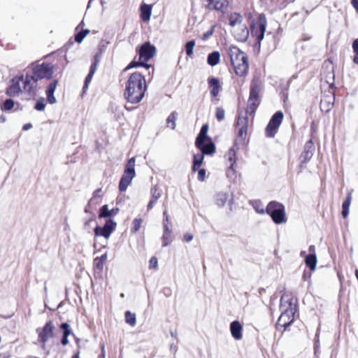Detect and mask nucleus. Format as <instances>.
<instances>
[{
  "mask_svg": "<svg viewBox=\"0 0 358 358\" xmlns=\"http://www.w3.org/2000/svg\"><path fill=\"white\" fill-rule=\"evenodd\" d=\"M93 75L94 74H91L90 73H89L88 75L87 76V77L85 78V85L83 87L84 90L87 89L88 87V85H89L90 83L91 82Z\"/></svg>",
  "mask_w": 358,
  "mask_h": 358,
  "instance_id": "45",
  "label": "nucleus"
},
{
  "mask_svg": "<svg viewBox=\"0 0 358 358\" xmlns=\"http://www.w3.org/2000/svg\"><path fill=\"white\" fill-rule=\"evenodd\" d=\"M38 338L41 342L45 343V327H43L42 330L40 331L38 334Z\"/></svg>",
  "mask_w": 358,
  "mask_h": 358,
  "instance_id": "48",
  "label": "nucleus"
},
{
  "mask_svg": "<svg viewBox=\"0 0 358 358\" xmlns=\"http://www.w3.org/2000/svg\"><path fill=\"white\" fill-rule=\"evenodd\" d=\"M194 45H195L194 41H188L185 44V52L188 56L192 55Z\"/></svg>",
  "mask_w": 358,
  "mask_h": 358,
  "instance_id": "35",
  "label": "nucleus"
},
{
  "mask_svg": "<svg viewBox=\"0 0 358 358\" xmlns=\"http://www.w3.org/2000/svg\"><path fill=\"white\" fill-rule=\"evenodd\" d=\"M107 259V254L103 255L101 257L99 258H96V262H100L101 264H103Z\"/></svg>",
  "mask_w": 358,
  "mask_h": 358,
  "instance_id": "49",
  "label": "nucleus"
},
{
  "mask_svg": "<svg viewBox=\"0 0 358 358\" xmlns=\"http://www.w3.org/2000/svg\"><path fill=\"white\" fill-rule=\"evenodd\" d=\"M309 251H310V252H313L315 251V246H314V245H310V246L309 247Z\"/></svg>",
  "mask_w": 358,
  "mask_h": 358,
  "instance_id": "62",
  "label": "nucleus"
},
{
  "mask_svg": "<svg viewBox=\"0 0 358 358\" xmlns=\"http://www.w3.org/2000/svg\"><path fill=\"white\" fill-rule=\"evenodd\" d=\"M82 31H83V34H85V37L90 33V30L89 29H85V30H83Z\"/></svg>",
  "mask_w": 358,
  "mask_h": 358,
  "instance_id": "60",
  "label": "nucleus"
},
{
  "mask_svg": "<svg viewBox=\"0 0 358 358\" xmlns=\"http://www.w3.org/2000/svg\"><path fill=\"white\" fill-rule=\"evenodd\" d=\"M227 200V196L225 194H218L217 196V203L219 206L224 205Z\"/></svg>",
  "mask_w": 358,
  "mask_h": 358,
  "instance_id": "38",
  "label": "nucleus"
},
{
  "mask_svg": "<svg viewBox=\"0 0 358 358\" xmlns=\"http://www.w3.org/2000/svg\"><path fill=\"white\" fill-rule=\"evenodd\" d=\"M203 155H211L215 151L214 143L210 142L207 144L201 143L200 145H196Z\"/></svg>",
  "mask_w": 358,
  "mask_h": 358,
  "instance_id": "19",
  "label": "nucleus"
},
{
  "mask_svg": "<svg viewBox=\"0 0 358 358\" xmlns=\"http://www.w3.org/2000/svg\"><path fill=\"white\" fill-rule=\"evenodd\" d=\"M355 55L354 57L353 61L355 64H358V52H355Z\"/></svg>",
  "mask_w": 358,
  "mask_h": 358,
  "instance_id": "56",
  "label": "nucleus"
},
{
  "mask_svg": "<svg viewBox=\"0 0 358 358\" xmlns=\"http://www.w3.org/2000/svg\"><path fill=\"white\" fill-rule=\"evenodd\" d=\"M100 191H101V189L95 190L94 192V196L97 195L98 194H99Z\"/></svg>",
  "mask_w": 358,
  "mask_h": 358,
  "instance_id": "63",
  "label": "nucleus"
},
{
  "mask_svg": "<svg viewBox=\"0 0 358 358\" xmlns=\"http://www.w3.org/2000/svg\"><path fill=\"white\" fill-rule=\"evenodd\" d=\"M355 275L358 280V270L357 269L355 271Z\"/></svg>",
  "mask_w": 358,
  "mask_h": 358,
  "instance_id": "64",
  "label": "nucleus"
},
{
  "mask_svg": "<svg viewBox=\"0 0 358 358\" xmlns=\"http://www.w3.org/2000/svg\"><path fill=\"white\" fill-rule=\"evenodd\" d=\"M266 211L271 215L272 220L276 224H280L286 221L285 208L278 202H270L266 207Z\"/></svg>",
  "mask_w": 358,
  "mask_h": 358,
  "instance_id": "9",
  "label": "nucleus"
},
{
  "mask_svg": "<svg viewBox=\"0 0 358 358\" xmlns=\"http://www.w3.org/2000/svg\"><path fill=\"white\" fill-rule=\"evenodd\" d=\"M266 25V18L264 15H260L257 22L252 25V34L257 38L258 41H261L264 38Z\"/></svg>",
  "mask_w": 358,
  "mask_h": 358,
  "instance_id": "10",
  "label": "nucleus"
},
{
  "mask_svg": "<svg viewBox=\"0 0 358 358\" xmlns=\"http://www.w3.org/2000/svg\"><path fill=\"white\" fill-rule=\"evenodd\" d=\"M230 331L236 340H241L243 337V326L238 321H234L230 324Z\"/></svg>",
  "mask_w": 358,
  "mask_h": 358,
  "instance_id": "16",
  "label": "nucleus"
},
{
  "mask_svg": "<svg viewBox=\"0 0 358 358\" xmlns=\"http://www.w3.org/2000/svg\"><path fill=\"white\" fill-rule=\"evenodd\" d=\"M6 121V117L3 115L0 116V122L3 123Z\"/></svg>",
  "mask_w": 358,
  "mask_h": 358,
  "instance_id": "58",
  "label": "nucleus"
},
{
  "mask_svg": "<svg viewBox=\"0 0 358 358\" xmlns=\"http://www.w3.org/2000/svg\"><path fill=\"white\" fill-rule=\"evenodd\" d=\"M228 158H229V160L230 162H231V166H230V169H233V166H234V164L235 162V160H234V157H235V152L234 151V150H230L228 152Z\"/></svg>",
  "mask_w": 358,
  "mask_h": 358,
  "instance_id": "42",
  "label": "nucleus"
},
{
  "mask_svg": "<svg viewBox=\"0 0 358 358\" xmlns=\"http://www.w3.org/2000/svg\"><path fill=\"white\" fill-rule=\"evenodd\" d=\"M220 59V54L217 51H214L208 55L207 62L209 65L214 66L219 64Z\"/></svg>",
  "mask_w": 358,
  "mask_h": 358,
  "instance_id": "24",
  "label": "nucleus"
},
{
  "mask_svg": "<svg viewBox=\"0 0 358 358\" xmlns=\"http://www.w3.org/2000/svg\"><path fill=\"white\" fill-rule=\"evenodd\" d=\"M164 232L162 236L163 246H167L171 242V231H169L166 224H164Z\"/></svg>",
  "mask_w": 358,
  "mask_h": 358,
  "instance_id": "28",
  "label": "nucleus"
},
{
  "mask_svg": "<svg viewBox=\"0 0 358 358\" xmlns=\"http://www.w3.org/2000/svg\"><path fill=\"white\" fill-rule=\"evenodd\" d=\"M15 106V101L11 99H8L4 101L0 106L1 110L4 111H9Z\"/></svg>",
  "mask_w": 358,
  "mask_h": 358,
  "instance_id": "31",
  "label": "nucleus"
},
{
  "mask_svg": "<svg viewBox=\"0 0 358 358\" xmlns=\"http://www.w3.org/2000/svg\"><path fill=\"white\" fill-rule=\"evenodd\" d=\"M213 28L211 29L210 31H208L207 33H206L204 35H203V38L205 39L206 38L211 36L213 34Z\"/></svg>",
  "mask_w": 358,
  "mask_h": 358,
  "instance_id": "54",
  "label": "nucleus"
},
{
  "mask_svg": "<svg viewBox=\"0 0 358 358\" xmlns=\"http://www.w3.org/2000/svg\"><path fill=\"white\" fill-rule=\"evenodd\" d=\"M146 90L145 79L140 73L130 75L125 85L124 96L131 103H139Z\"/></svg>",
  "mask_w": 358,
  "mask_h": 358,
  "instance_id": "1",
  "label": "nucleus"
},
{
  "mask_svg": "<svg viewBox=\"0 0 358 358\" xmlns=\"http://www.w3.org/2000/svg\"><path fill=\"white\" fill-rule=\"evenodd\" d=\"M125 320L128 324L134 327L136 323V315L130 311H127L125 313Z\"/></svg>",
  "mask_w": 358,
  "mask_h": 358,
  "instance_id": "33",
  "label": "nucleus"
},
{
  "mask_svg": "<svg viewBox=\"0 0 358 358\" xmlns=\"http://www.w3.org/2000/svg\"><path fill=\"white\" fill-rule=\"evenodd\" d=\"M262 83L257 77H255L250 85V97L248 101L247 113H252L259 103V92Z\"/></svg>",
  "mask_w": 358,
  "mask_h": 358,
  "instance_id": "7",
  "label": "nucleus"
},
{
  "mask_svg": "<svg viewBox=\"0 0 358 358\" xmlns=\"http://www.w3.org/2000/svg\"><path fill=\"white\" fill-rule=\"evenodd\" d=\"M352 201V193L349 192L347 195L345 201L342 205V215L344 218L347 217L349 214L350 206Z\"/></svg>",
  "mask_w": 358,
  "mask_h": 358,
  "instance_id": "25",
  "label": "nucleus"
},
{
  "mask_svg": "<svg viewBox=\"0 0 358 358\" xmlns=\"http://www.w3.org/2000/svg\"><path fill=\"white\" fill-rule=\"evenodd\" d=\"M156 52V48L155 46L152 45L150 43H145L139 49V61L131 62L126 68L127 69H129L134 67L138 66H145V68H150V65L145 64L149 59L154 57Z\"/></svg>",
  "mask_w": 358,
  "mask_h": 358,
  "instance_id": "5",
  "label": "nucleus"
},
{
  "mask_svg": "<svg viewBox=\"0 0 358 358\" xmlns=\"http://www.w3.org/2000/svg\"><path fill=\"white\" fill-rule=\"evenodd\" d=\"M352 48L355 52H358V38L354 41L352 43Z\"/></svg>",
  "mask_w": 358,
  "mask_h": 358,
  "instance_id": "50",
  "label": "nucleus"
},
{
  "mask_svg": "<svg viewBox=\"0 0 358 358\" xmlns=\"http://www.w3.org/2000/svg\"><path fill=\"white\" fill-rule=\"evenodd\" d=\"M25 87V76L23 75L15 76L11 80L10 85L6 90V94L10 96H15L18 95L20 92H24L31 96L36 95L34 89L29 90Z\"/></svg>",
  "mask_w": 358,
  "mask_h": 358,
  "instance_id": "6",
  "label": "nucleus"
},
{
  "mask_svg": "<svg viewBox=\"0 0 358 358\" xmlns=\"http://www.w3.org/2000/svg\"><path fill=\"white\" fill-rule=\"evenodd\" d=\"M118 208L108 209V205H104L100 209L99 217H108L115 215L118 213Z\"/></svg>",
  "mask_w": 358,
  "mask_h": 358,
  "instance_id": "22",
  "label": "nucleus"
},
{
  "mask_svg": "<svg viewBox=\"0 0 358 358\" xmlns=\"http://www.w3.org/2000/svg\"><path fill=\"white\" fill-rule=\"evenodd\" d=\"M193 236L190 234H185L184 235V240L187 242H189L192 240Z\"/></svg>",
  "mask_w": 358,
  "mask_h": 358,
  "instance_id": "51",
  "label": "nucleus"
},
{
  "mask_svg": "<svg viewBox=\"0 0 358 358\" xmlns=\"http://www.w3.org/2000/svg\"><path fill=\"white\" fill-rule=\"evenodd\" d=\"M177 113L176 112H172L171 115L167 117L166 119V123L168 126H170L172 129H175L176 128V120L177 119Z\"/></svg>",
  "mask_w": 358,
  "mask_h": 358,
  "instance_id": "34",
  "label": "nucleus"
},
{
  "mask_svg": "<svg viewBox=\"0 0 358 358\" xmlns=\"http://www.w3.org/2000/svg\"><path fill=\"white\" fill-rule=\"evenodd\" d=\"M227 53L230 57L231 63L234 68L236 74L239 76H245L249 69L246 54L234 45L228 47Z\"/></svg>",
  "mask_w": 358,
  "mask_h": 358,
  "instance_id": "3",
  "label": "nucleus"
},
{
  "mask_svg": "<svg viewBox=\"0 0 358 358\" xmlns=\"http://www.w3.org/2000/svg\"><path fill=\"white\" fill-rule=\"evenodd\" d=\"M135 158L131 157L129 159L127 164H126L124 173L119 183L120 191L124 192L135 177Z\"/></svg>",
  "mask_w": 358,
  "mask_h": 358,
  "instance_id": "8",
  "label": "nucleus"
},
{
  "mask_svg": "<svg viewBox=\"0 0 358 358\" xmlns=\"http://www.w3.org/2000/svg\"><path fill=\"white\" fill-rule=\"evenodd\" d=\"M141 223H142V220L141 218L134 219L132 222L131 231L134 232H136L137 231H138V229H140V227L141 226Z\"/></svg>",
  "mask_w": 358,
  "mask_h": 358,
  "instance_id": "37",
  "label": "nucleus"
},
{
  "mask_svg": "<svg viewBox=\"0 0 358 358\" xmlns=\"http://www.w3.org/2000/svg\"><path fill=\"white\" fill-rule=\"evenodd\" d=\"M150 267H153L154 268H157V259L156 257H152L150 260Z\"/></svg>",
  "mask_w": 358,
  "mask_h": 358,
  "instance_id": "47",
  "label": "nucleus"
},
{
  "mask_svg": "<svg viewBox=\"0 0 358 358\" xmlns=\"http://www.w3.org/2000/svg\"><path fill=\"white\" fill-rule=\"evenodd\" d=\"M94 263L96 264V266L99 268H102L103 264H101L100 262H96V259H94Z\"/></svg>",
  "mask_w": 358,
  "mask_h": 358,
  "instance_id": "57",
  "label": "nucleus"
},
{
  "mask_svg": "<svg viewBox=\"0 0 358 358\" xmlns=\"http://www.w3.org/2000/svg\"><path fill=\"white\" fill-rule=\"evenodd\" d=\"M45 78V62L38 60L31 64L30 69L25 75V87L27 89H34L37 85L39 80Z\"/></svg>",
  "mask_w": 358,
  "mask_h": 358,
  "instance_id": "4",
  "label": "nucleus"
},
{
  "mask_svg": "<svg viewBox=\"0 0 358 358\" xmlns=\"http://www.w3.org/2000/svg\"><path fill=\"white\" fill-rule=\"evenodd\" d=\"M208 130V126L207 124L203 125L196 139L195 144L200 145L201 143H205L207 138V132Z\"/></svg>",
  "mask_w": 358,
  "mask_h": 358,
  "instance_id": "23",
  "label": "nucleus"
},
{
  "mask_svg": "<svg viewBox=\"0 0 358 358\" xmlns=\"http://www.w3.org/2000/svg\"><path fill=\"white\" fill-rule=\"evenodd\" d=\"M45 328H46V331L48 330L50 331L52 329V326L50 325V324H46Z\"/></svg>",
  "mask_w": 358,
  "mask_h": 358,
  "instance_id": "59",
  "label": "nucleus"
},
{
  "mask_svg": "<svg viewBox=\"0 0 358 358\" xmlns=\"http://www.w3.org/2000/svg\"><path fill=\"white\" fill-rule=\"evenodd\" d=\"M152 13V6L143 4L141 6V17L144 22H148L150 20Z\"/></svg>",
  "mask_w": 358,
  "mask_h": 358,
  "instance_id": "20",
  "label": "nucleus"
},
{
  "mask_svg": "<svg viewBox=\"0 0 358 358\" xmlns=\"http://www.w3.org/2000/svg\"><path fill=\"white\" fill-rule=\"evenodd\" d=\"M85 38V34H83V31H79L77 34H76L75 36V41L78 43H80L83 39Z\"/></svg>",
  "mask_w": 358,
  "mask_h": 358,
  "instance_id": "43",
  "label": "nucleus"
},
{
  "mask_svg": "<svg viewBox=\"0 0 358 358\" xmlns=\"http://www.w3.org/2000/svg\"><path fill=\"white\" fill-rule=\"evenodd\" d=\"M207 6L209 9L224 12L229 6V2L227 0H209Z\"/></svg>",
  "mask_w": 358,
  "mask_h": 358,
  "instance_id": "15",
  "label": "nucleus"
},
{
  "mask_svg": "<svg viewBox=\"0 0 358 358\" xmlns=\"http://www.w3.org/2000/svg\"><path fill=\"white\" fill-rule=\"evenodd\" d=\"M334 97L331 95L324 96L320 101V108L322 111L329 112L333 107Z\"/></svg>",
  "mask_w": 358,
  "mask_h": 358,
  "instance_id": "17",
  "label": "nucleus"
},
{
  "mask_svg": "<svg viewBox=\"0 0 358 358\" xmlns=\"http://www.w3.org/2000/svg\"><path fill=\"white\" fill-rule=\"evenodd\" d=\"M224 116H225L224 110L222 108H217L216 109V118L217 119V120L222 121V120H224Z\"/></svg>",
  "mask_w": 358,
  "mask_h": 358,
  "instance_id": "39",
  "label": "nucleus"
},
{
  "mask_svg": "<svg viewBox=\"0 0 358 358\" xmlns=\"http://www.w3.org/2000/svg\"><path fill=\"white\" fill-rule=\"evenodd\" d=\"M116 227V223L109 220L106 221L103 227H97L94 229L96 236H102L106 238H109Z\"/></svg>",
  "mask_w": 358,
  "mask_h": 358,
  "instance_id": "13",
  "label": "nucleus"
},
{
  "mask_svg": "<svg viewBox=\"0 0 358 358\" xmlns=\"http://www.w3.org/2000/svg\"><path fill=\"white\" fill-rule=\"evenodd\" d=\"M57 85V81L54 80L52 83L48 86V90L47 91L48 95V101L50 103L53 104L55 103L57 100L55 96H54L55 90Z\"/></svg>",
  "mask_w": 358,
  "mask_h": 358,
  "instance_id": "21",
  "label": "nucleus"
},
{
  "mask_svg": "<svg viewBox=\"0 0 358 358\" xmlns=\"http://www.w3.org/2000/svg\"><path fill=\"white\" fill-rule=\"evenodd\" d=\"M61 328L64 330L62 343L64 345H66L69 343V341H68L67 338H68L69 335H70V334H71V331L69 329V325L67 323H63L61 325Z\"/></svg>",
  "mask_w": 358,
  "mask_h": 358,
  "instance_id": "27",
  "label": "nucleus"
},
{
  "mask_svg": "<svg viewBox=\"0 0 358 358\" xmlns=\"http://www.w3.org/2000/svg\"><path fill=\"white\" fill-rule=\"evenodd\" d=\"M242 22V17L238 13H234L231 15L229 18V24L231 27H235L236 25H241Z\"/></svg>",
  "mask_w": 358,
  "mask_h": 358,
  "instance_id": "30",
  "label": "nucleus"
},
{
  "mask_svg": "<svg viewBox=\"0 0 358 358\" xmlns=\"http://www.w3.org/2000/svg\"><path fill=\"white\" fill-rule=\"evenodd\" d=\"M206 178V171L204 169H200L198 172V179L201 181H203Z\"/></svg>",
  "mask_w": 358,
  "mask_h": 358,
  "instance_id": "46",
  "label": "nucleus"
},
{
  "mask_svg": "<svg viewBox=\"0 0 358 358\" xmlns=\"http://www.w3.org/2000/svg\"><path fill=\"white\" fill-rule=\"evenodd\" d=\"M236 39L239 41H245L248 36L249 31L244 25H240L239 29L234 31Z\"/></svg>",
  "mask_w": 358,
  "mask_h": 358,
  "instance_id": "18",
  "label": "nucleus"
},
{
  "mask_svg": "<svg viewBox=\"0 0 358 358\" xmlns=\"http://www.w3.org/2000/svg\"><path fill=\"white\" fill-rule=\"evenodd\" d=\"M208 84L211 96L216 98L222 89V84L220 80L214 77L209 78L208 79Z\"/></svg>",
  "mask_w": 358,
  "mask_h": 358,
  "instance_id": "14",
  "label": "nucleus"
},
{
  "mask_svg": "<svg viewBox=\"0 0 358 358\" xmlns=\"http://www.w3.org/2000/svg\"><path fill=\"white\" fill-rule=\"evenodd\" d=\"M304 150H306V151H310L311 150V152H313L314 150H315V147H314V145L312 142V141H309L306 143V145H305V148H304Z\"/></svg>",
  "mask_w": 358,
  "mask_h": 358,
  "instance_id": "44",
  "label": "nucleus"
},
{
  "mask_svg": "<svg viewBox=\"0 0 358 358\" xmlns=\"http://www.w3.org/2000/svg\"><path fill=\"white\" fill-rule=\"evenodd\" d=\"M34 108L37 110H43L45 108V103H43V99L41 98L37 101L34 106Z\"/></svg>",
  "mask_w": 358,
  "mask_h": 358,
  "instance_id": "41",
  "label": "nucleus"
},
{
  "mask_svg": "<svg viewBox=\"0 0 358 358\" xmlns=\"http://www.w3.org/2000/svg\"><path fill=\"white\" fill-rule=\"evenodd\" d=\"M32 127V124L31 123H27L23 125L22 129L24 131H27Z\"/></svg>",
  "mask_w": 358,
  "mask_h": 358,
  "instance_id": "52",
  "label": "nucleus"
},
{
  "mask_svg": "<svg viewBox=\"0 0 358 358\" xmlns=\"http://www.w3.org/2000/svg\"><path fill=\"white\" fill-rule=\"evenodd\" d=\"M283 113L280 111L275 113L269 121L266 128V134L268 137H273L283 120Z\"/></svg>",
  "mask_w": 358,
  "mask_h": 358,
  "instance_id": "11",
  "label": "nucleus"
},
{
  "mask_svg": "<svg viewBox=\"0 0 358 358\" xmlns=\"http://www.w3.org/2000/svg\"><path fill=\"white\" fill-rule=\"evenodd\" d=\"M256 211L259 213L264 214L265 213V210L263 208H260L258 207H255Z\"/></svg>",
  "mask_w": 358,
  "mask_h": 358,
  "instance_id": "55",
  "label": "nucleus"
},
{
  "mask_svg": "<svg viewBox=\"0 0 358 358\" xmlns=\"http://www.w3.org/2000/svg\"><path fill=\"white\" fill-rule=\"evenodd\" d=\"M305 262L307 266H308L311 271H314L317 264L316 255L315 254L308 255L306 257Z\"/></svg>",
  "mask_w": 358,
  "mask_h": 358,
  "instance_id": "26",
  "label": "nucleus"
},
{
  "mask_svg": "<svg viewBox=\"0 0 358 358\" xmlns=\"http://www.w3.org/2000/svg\"><path fill=\"white\" fill-rule=\"evenodd\" d=\"M280 308L282 313L278 318L277 325L285 329L292 323L296 312V306L293 303V299L291 296L283 294L281 296Z\"/></svg>",
  "mask_w": 358,
  "mask_h": 358,
  "instance_id": "2",
  "label": "nucleus"
},
{
  "mask_svg": "<svg viewBox=\"0 0 358 358\" xmlns=\"http://www.w3.org/2000/svg\"><path fill=\"white\" fill-rule=\"evenodd\" d=\"M354 8L358 11V0H352Z\"/></svg>",
  "mask_w": 358,
  "mask_h": 358,
  "instance_id": "53",
  "label": "nucleus"
},
{
  "mask_svg": "<svg viewBox=\"0 0 358 358\" xmlns=\"http://www.w3.org/2000/svg\"><path fill=\"white\" fill-rule=\"evenodd\" d=\"M99 61V56L96 55L95 57H94V63L92 64L91 67H90V72L91 74H94L96 70V66H97V64Z\"/></svg>",
  "mask_w": 358,
  "mask_h": 358,
  "instance_id": "40",
  "label": "nucleus"
},
{
  "mask_svg": "<svg viewBox=\"0 0 358 358\" xmlns=\"http://www.w3.org/2000/svg\"><path fill=\"white\" fill-rule=\"evenodd\" d=\"M248 126V118L246 115L239 116L237 121L238 138V141H244L247 136Z\"/></svg>",
  "mask_w": 358,
  "mask_h": 358,
  "instance_id": "12",
  "label": "nucleus"
},
{
  "mask_svg": "<svg viewBox=\"0 0 358 358\" xmlns=\"http://www.w3.org/2000/svg\"><path fill=\"white\" fill-rule=\"evenodd\" d=\"M203 160V155L202 153H199L197 155H194V164L192 169L194 171H196L202 164Z\"/></svg>",
  "mask_w": 358,
  "mask_h": 358,
  "instance_id": "29",
  "label": "nucleus"
},
{
  "mask_svg": "<svg viewBox=\"0 0 358 358\" xmlns=\"http://www.w3.org/2000/svg\"><path fill=\"white\" fill-rule=\"evenodd\" d=\"M313 152H311V150H310V151L304 150L302 152V154L301 155V161L303 163H306L311 159V157H313Z\"/></svg>",
  "mask_w": 358,
  "mask_h": 358,
  "instance_id": "36",
  "label": "nucleus"
},
{
  "mask_svg": "<svg viewBox=\"0 0 358 358\" xmlns=\"http://www.w3.org/2000/svg\"><path fill=\"white\" fill-rule=\"evenodd\" d=\"M164 220L168 221V215H167V212L166 210L164 212Z\"/></svg>",
  "mask_w": 358,
  "mask_h": 358,
  "instance_id": "61",
  "label": "nucleus"
},
{
  "mask_svg": "<svg viewBox=\"0 0 358 358\" xmlns=\"http://www.w3.org/2000/svg\"><path fill=\"white\" fill-rule=\"evenodd\" d=\"M161 196V192H158L157 189L152 190V198L148 203V209H151L157 200Z\"/></svg>",
  "mask_w": 358,
  "mask_h": 358,
  "instance_id": "32",
  "label": "nucleus"
}]
</instances>
